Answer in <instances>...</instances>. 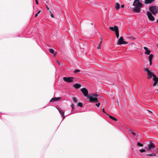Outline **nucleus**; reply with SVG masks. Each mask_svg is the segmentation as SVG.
Masks as SVG:
<instances>
[{
    "mask_svg": "<svg viewBox=\"0 0 158 158\" xmlns=\"http://www.w3.org/2000/svg\"><path fill=\"white\" fill-rule=\"evenodd\" d=\"M81 91L85 96L88 97L89 99V101L94 102H97L99 101L98 98L99 97V96L98 95L94 94L88 95V91L85 88L82 89Z\"/></svg>",
    "mask_w": 158,
    "mask_h": 158,
    "instance_id": "obj_1",
    "label": "nucleus"
},
{
    "mask_svg": "<svg viewBox=\"0 0 158 158\" xmlns=\"http://www.w3.org/2000/svg\"><path fill=\"white\" fill-rule=\"evenodd\" d=\"M109 29L113 31H114L116 34V36L117 38L119 37V32L118 31V28L117 26H114V27H110Z\"/></svg>",
    "mask_w": 158,
    "mask_h": 158,
    "instance_id": "obj_2",
    "label": "nucleus"
},
{
    "mask_svg": "<svg viewBox=\"0 0 158 158\" xmlns=\"http://www.w3.org/2000/svg\"><path fill=\"white\" fill-rule=\"evenodd\" d=\"M144 71L145 72H147L148 74V78L149 79L151 78L152 77H153V75H155L152 73L151 70L147 68L144 69Z\"/></svg>",
    "mask_w": 158,
    "mask_h": 158,
    "instance_id": "obj_3",
    "label": "nucleus"
},
{
    "mask_svg": "<svg viewBox=\"0 0 158 158\" xmlns=\"http://www.w3.org/2000/svg\"><path fill=\"white\" fill-rule=\"evenodd\" d=\"M150 10L153 14H156L158 12V7L156 6H151Z\"/></svg>",
    "mask_w": 158,
    "mask_h": 158,
    "instance_id": "obj_4",
    "label": "nucleus"
},
{
    "mask_svg": "<svg viewBox=\"0 0 158 158\" xmlns=\"http://www.w3.org/2000/svg\"><path fill=\"white\" fill-rule=\"evenodd\" d=\"M133 5L135 6H138L142 7V4L139 0H135L133 3Z\"/></svg>",
    "mask_w": 158,
    "mask_h": 158,
    "instance_id": "obj_5",
    "label": "nucleus"
},
{
    "mask_svg": "<svg viewBox=\"0 0 158 158\" xmlns=\"http://www.w3.org/2000/svg\"><path fill=\"white\" fill-rule=\"evenodd\" d=\"M118 44H119L121 45L122 44H127L128 43L127 42L124 41L123 37L122 36H121L118 40Z\"/></svg>",
    "mask_w": 158,
    "mask_h": 158,
    "instance_id": "obj_6",
    "label": "nucleus"
},
{
    "mask_svg": "<svg viewBox=\"0 0 158 158\" xmlns=\"http://www.w3.org/2000/svg\"><path fill=\"white\" fill-rule=\"evenodd\" d=\"M63 78V80L64 81H67L68 82H73V80L74 79V78L73 77H64Z\"/></svg>",
    "mask_w": 158,
    "mask_h": 158,
    "instance_id": "obj_7",
    "label": "nucleus"
},
{
    "mask_svg": "<svg viewBox=\"0 0 158 158\" xmlns=\"http://www.w3.org/2000/svg\"><path fill=\"white\" fill-rule=\"evenodd\" d=\"M148 17V19L152 21H154L155 19L154 18L153 16L151 13L150 12H147Z\"/></svg>",
    "mask_w": 158,
    "mask_h": 158,
    "instance_id": "obj_8",
    "label": "nucleus"
},
{
    "mask_svg": "<svg viewBox=\"0 0 158 158\" xmlns=\"http://www.w3.org/2000/svg\"><path fill=\"white\" fill-rule=\"evenodd\" d=\"M141 7H140L138 6H135L133 9V10L136 12H140L141 10L140 8Z\"/></svg>",
    "mask_w": 158,
    "mask_h": 158,
    "instance_id": "obj_9",
    "label": "nucleus"
},
{
    "mask_svg": "<svg viewBox=\"0 0 158 158\" xmlns=\"http://www.w3.org/2000/svg\"><path fill=\"white\" fill-rule=\"evenodd\" d=\"M143 48L146 51V52H145V53L147 55H150V53L151 52L150 50H149L147 47H144Z\"/></svg>",
    "mask_w": 158,
    "mask_h": 158,
    "instance_id": "obj_10",
    "label": "nucleus"
},
{
    "mask_svg": "<svg viewBox=\"0 0 158 158\" xmlns=\"http://www.w3.org/2000/svg\"><path fill=\"white\" fill-rule=\"evenodd\" d=\"M60 99V98H53L51 99L50 101V102H55L56 101H58Z\"/></svg>",
    "mask_w": 158,
    "mask_h": 158,
    "instance_id": "obj_11",
    "label": "nucleus"
},
{
    "mask_svg": "<svg viewBox=\"0 0 158 158\" xmlns=\"http://www.w3.org/2000/svg\"><path fill=\"white\" fill-rule=\"evenodd\" d=\"M58 109L60 113V114H62L63 119H64L65 117V116L64 115V112L62 110L60 109Z\"/></svg>",
    "mask_w": 158,
    "mask_h": 158,
    "instance_id": "obj_12",
    "label": "nucleus"
},
{
    "mask_svg": "<svg viewBox=\"0 0 158 158\" xmlns=\"http://www.w3.org/2000/svg\"><path fill=\"white\" fill-rule=\"evenodd\" d=\"M153 80L154 81L156 82H158V77H157L155 75H153Z\"/></svg>",
    "mask_w": 158,
    "mask_h": 158,
    "instance_id": "obj_13",
    "label": "nucleus"
},
{
    "mask_svg": "<svg viewBox=\"0 0 158 158\" xmlns=\"http://www.w3.org/2000/svg\"><path fill=\"white\" fill-rule=\"evenodd\" d=\"M154 1V0H146L145 2V4H149L151 3Z\"/></svg>",
    "mask_w": 158,
    "mask_h": 158,
    "instance_id": "obj_14",
    "label": "nucleus"
},
{
    "mask_svg": "<svg viewBox=\"0 0 158 158\" xmlns=\"http://www.w3.org/2000/svg\"><path fill=\"white\" fill-rule=\"evenodd\" d=\"M81 86V85L78 84H76L74 85V87L77 89H79Z\"/></svg>",
    "mask_w": 158,
    "mask_h": 158,
    "instance_id": "obj_15",
    "label": "nucleus"
},
{
    "mask_svg": "<svg viewBox=\"0 0 158 158\" xmlns=\"http://www.w3.org/2000/svg\"><path fill=\"white\" fill-rule=\"evenodd\" d=\"M148 146L152 149V148H154L155 147V145L152 143H150L148 145Z\"/></svg>",
    "mask_w": 158,
    "mask_h": 158,
    "instance_id": "obj_16",
    "label": "nucleus"
},
{
    "mask_svg": "<svg viewBox=\"0 0 158 158\" xmlns=\"http://www.w3.org/2000/svg\"><path fill=\"white\" fill-rule=\"evenodd\" d=\"M153 57V54H151L149 55L148 56L149 60H152V59Z\"/></svg>",
    "mask_w": 158,
    "mask_h": 158,
    "instance_id": "obj_17",
    "label": "nucleus"
},
{
    "mask_svg": "<svg viewBox=\"0 0 158 158\" xmlns=\"http://www.w3.org/2000/svg\"><path fill=\"white\" fill-rule=\"evenodd\" d=\"M108 115L109 116V117L111 119H113V120H114V121H117V119L116 118L114 117H113V116H111L110 115H109L108 114Z\"/></svg>",
    "mask_w": 158,
    "mask_h": 158,
    "instance_id": "obj_18",
    "label": "nucleus"
},
{
    "mask_svg": "<svg viewBox=\"0 0 158 158\" xmlns=\"http://www.w3.org/2000/svg\"><path fill=\"white\" fill-rule=\"evenodd\" d=\"M115 7L117 9H118L120 7L119 4L118 3H116L115 4Z\"/></svg>",
    "mask_w": 158,
    "mask_h": 158,
    "instance_id": "obj_19",
    "label": "nucleus"
},
{
    "mask_svg": "<svg viewBox=\"0 0 158 158\" xmlns=\"http://www.w3.org/2000/svg\"><path fill=\"white\" fill-rule=\"evenodd\" d=\"M137 144L138 146L143 147V144H142L139 142H137Z\"/></svg>",
    "mask_w": 158,
    "mask_h": 158,
    "instance_id": "obj_20",
    "label": "nucleus"
},
{
    "mask_svg": "<svg viewBox=\"0 0 158 158\" xmlns=\"http://www.w3.org/2000/svg\"><path fill=\"white\" fill-rule=\"evenodd\" d=\"M49 52L51 53H54V50L53 49H51V48H50V49H49Z\"/></svg>",
    "mask_w": 158,
    "mask_h": 158,
    "instance_id": "obj_21",
    "label": "nucleus"
},
{
    "mask_svg": "<svg viewBox=\"0 0 158 158\" xmlns=\"http://www.w3.org/2000/svg\"><path fill=\"white\" fill-rule=\"evenodd\" d=\"M77 105L81 107H82L83 106V104L82 103L79 102L77 103Z\"/></svg>",
    "mask_w": 158,
    "mask_h": 158,
    "instance_id": "obj_22",
    "label": "nucleus"
},
{
    "mask_svg": "<svg viewBox=\"0 0 158 158\" xmlns=\"http://www.w3.org/2000/svg\"><path fill=\"white\" fill-rule=\"evenodd\" d=\"M148 156H156V155L155 153H153L150 154H149V155H148Z\"/></svg>",
    "mask_w": 158,
    "mask_h": 158,
    "instance_id": "obj_23",
    "label": "nucleus"
},
{
    "mask_svg": "<svg viewBox=\"0 0 158 158\" xmlns=\"http://www.w3.org/2000/svg\"><path fill=\"white\" fill-rule=\"evenodd\" d=\"M70 106L72 107V110L71 111L70 113H72V111L74 109V105L73 104H72L70 105Z\"/></svg>",
    "mask_w": 158,
    "mask_h": 158,
    "instance_id": "obj_24",
    "label": "nucleus"
},
{
    "mask_svg": "<svg viewBox=\"0 0 158 158\" xmlns=\"http://www.w3.org/2000/svg\"><path fill=\"white\" fill-rule=\"evenodd\" d=\"M139 151L141 153H143L144 152H145L146 151V150L144 149H140L139 150Z\"/></svg>",
    "mask_w": 158,
    "mask_h": 158,
    "instance_id": "obj_25",
    "label": "nucleus"
},
{
    "mask_svg": "<svg viewBox=\"0 0 158 158\" xmlns=\"http://www.w3.org/2000/svg\"><path fill=\"white\" fill-rule=\"evenodd\" d=\"M73 100L74 102L75 103H76L77 102V100L75 98H73Z\"/></svg>",
    "mask_w": 158,
    "mask_h": 158,
    "instance_id": "obj_26",
    "label": "nucleus"
},
{
    "mask_svg": "<svg viewBox=\"0 0 158 158\" xmlns=\"http://www.w3.org/2000/svg\"><path fill=\"white\" fill-rule=\"evenodd\" d=\"M40 12H41V10H39L38 11V12L35 15V17H36L38 16V15L39 14Z\"/></svg>",
    "mask_w": 158,
    "mask_h": 158,
    "instance_id": "obj_27",
    "label": "nucleus"
},
{
    "mask_svg": "<svg viewBox=\"0 0 158 158\" xmlns=\"http://www.w3.org/2000/svg\"><path fill=\"white\" fill-rule=\"evenodd\" d=\"M100 103L99 102L98 103L96 104L95 105L96 106H97V107H99L100 106Z\"/></svg>",
    "mask_w": 158,
    "mask_h": 158,
    "instance_id": "obj_28",
    "label": "nucleus"
},
{
    "mask_svg": "<svg viewBox=\"0 0 158 158\" xmlns=\"http://www.w3.org/2000/svg\"><path fill=\"white\" fill-rule=\"evenodd\" d=\"M80 71V70L79 69H76L74 71V73H77Z\"/></svg>",
    "mask_w": 158,
    "mask_h": 158,
    "instance_id": "obj_29",
    "label": "nucleus"
},
{
    "mask_svg": "<svg viewBox=\"0 0 158 158\" xmlns=\"http://www.w3.org/2000/svg\"><path fill=\"white\" fill-rule=\"evenodd\" d=\"M101 43V41L100 42L99 46L97 47L98 49H99L100 48V45Z\"/></svg>",
    "mask_w": 158,
    "mask_h": 158,
    "instance_id": "obj_30",
    "label": "nucleus"
},
{
    "mask_svg": "<svg viewBox=\"0 0 158 158\" xmlns=\"http://www.w3.org/2000/svg\"><path fill=\"white\" fill-rule=\"evenodd\" d=\"M147 150L148 151H150L151 148L148 146V147L147 148Z\"/></svg>",
    "mask_w": 158,
    "mask_h": 158,
    "instance_id": "obj_31",
    "label": "nucleus"
},
{
    "mask_svg": "<svg viewBox=\"0 0 158 158\" xmlns=\"http://www.w3.org/2000/svg\"><path fill=\"white\" fill-rule=\"evenodd\" d=\"M157 83V82L154 81V82L153 83V86H155L156 85Z\"/></svg>",
    "mask_w": 158,
    "mask_h": 158,
    "instance_id": "obj_32",
    "label": "nucleus"
},
{
    "mask_svg": "<svg viewBox=\"0 0 158 158\" xmlns=\"http://www.w3.org/2000/svg\"><path fill=\"white\" fill-rule=\"evenodd\" d=\"M57 63L58 64L60 65H61V62H60L59 61L57 60Z\"/></svg>",
    "mask_w": 158,
    "mask_h": 158,
    "instance_id": "obj_33",
    "label": "nucleus"
},
{
    "mask_svg": "<svg viewBox=\"0 0 158 158\" xmlns=\"http://www.w3.org/2000/svg\"><path fill=\"white\" fill-rule=\"evenodd\" d=\"M150 62V65H151L152 64V60H149Z\"/></svg>",
    "mask_w": 158,
    "mask_h": 158,
    "instance_id": "obj_34",
    "label": "nucleus"
},
{
    "mask_svg": "<svg viewBox=\"0 0 158 158\" xmlns=\"http://www.w3.org/2000/svg\"><path fill=\"white\" fill-rule=\"evenodd\" d=\"M51 16L52 17V18H54V16L53 15V14H52L51 15Z\"/></svg>",
    "mask_w": 158,
    "mask_h": 158,
    "instance_id": "obj_35",
    "label": "nucleus"
},
{
    "mask_svg": "<svg viewBox=\"0 0 158 158\" xmlns=\"http://www.w3.org/2000/svg\"><path fill=\"white\" fill-rule=\"evenodd\" d=\"M35 2H36V4L38 5V2L37 1V0H35Z\"/></svg>",
    "mask_w": 158,
    "mask_h": 158,
    "instance_id": "obj_36",
    "label": "nucleus"
},
{
    "mask_svg": "<svg viewBox=\"0 0 158 158\" xmlns=\"http://www.w3.org/2000/svg\"><path fill=\"white\" fill-rule=\"evenodd\" d=\"M102 111L103 112V113H106V112L104 110V109L103 108L102 109Z\"/></svg>",
    "mask_w": 158,
    "mask_h": 158,
    "instance_id": "obj_37",
    "label": "nucleus"
},
{
    "mask_svg": "<svg viewBox=\"0 0 158 158\" xmlns=\"http://www.w3.org/2000/svg\"><path fill=\"white\" fill-rule=\"evenodd\" d=\"M132 134H133V135H135V134L134 132H132Z\"/></svg>",
    "mask_w": 158,
    "mask_h": 158,
    "instance_id": "obj_38",
    "label": "nucleus"
},
{
    "mask_svg": "<svg viewBox=\"0 0 158 158\" xmlns=\"http://www.w3.org/2000/svg\"><path fill=\"white\" fill-rule=\"evenodd\" d=\"M124 5H122L121 6V7L122 8H123V7H124Z\"/></svg>",
    "mask_w": 158,
    "mask_h": 158,
    "instance_id": "obj_39",
    "label": "nucleus"
},
{
    "mask_svg": "<svg viewBox=\"0 0 158 158\" xmlns=\"http://www.w3.org/2000/svg\"><path fill=\"white\" fill-rule=\"evenodd\" d=\"M46 7H47V9L48 10H49V8L47 6H46Z\"/></svg>",
    "mask_w": 158,
    "mask_h": 158,
    "instance_id": "obj_40",
    "label": "nucleus"
},
{
    "mask_svg": "<svg viewBox=\"0 0 158 158\" xmlns=\"http://www.w3.org/2000/svg\"><path fill=\"white\" fill-rule=\"evenodd\" d=\"M157 22L158 23V19H157Z\"/></svg>",
    "mask_w": 158,
    "mask_h": 158,
    "instance_id": "obj_41",
    "label": "nucleus"
},
{
    "mask_svg": "<svg viewBox=\"0 0 158 158\" xmlns=\"http://www.w3.org/2000/svg\"><path fill=\"white\" fill-rule=\"evenodd\" d=\"M157 46L158 47V43L157 44Z\"/></svg>",
    "mask_w": 158,
    "mask_h": 158,
    "instance_id": "obj_42",
    "label": "nucleus"
},
{
    "mask_svg": "<svg viewBox=\"0 0 158 158\" xmlns=\"http://www.w3.org/2000/svg\"><path fill=\"white\" fill-rule=\"evenodd\" d=\"M157 85H158V84H157Z\"/></svg>",
    "mask_w": 158,
    "mask_h": 158,
    "instance_id": "obj_43",
    "label": "nucleus"
},
{
    "mask_svg": "<svg viewBox=\"0 0 158 158\" xmlns=\"http://www.w3.org/2000/svg\"><path fill=\"white\" fill-rule=\"evenodd\" d=\"M158 94V92L157 93Z\"/></svg>",
    "mask_w": 158,
    "mask_h": 158,
    "instance_id": "obj_44",
    "label": "nucleus"
}]
</instances>
